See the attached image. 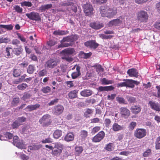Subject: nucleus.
Segmentation results:
<instances>
[{"label": "nucleus", "instance_id": "obj_1", "mask_svg": "<svg viewBox=\"0 0 160 160\" xmlns=\"http://www.w3.org/2000/svg\"><path fill=\"white\" fill-rule=\"evenodd\" d=\"M100 10L102 17H107L109 18H113L117 13V9L115 7L109 8L106 9L105 7H102Z\"/></svg>", "mask_w": 160, "mask_h": 160}, {"label": "nucleus", "instance_id": "obj_22", "mask_svg": "<svg viewBox=\"0 0 160 160\" xmlns=\"http://www.w3.org/2000/svg\"><path fill=\"white\" fill-rule=\"evenodd\" d=\"M124 128L123 125H120L118 123H114L112 126V129L115 132H118L122 130Z\"/></svg>", "mask_w": 160, "mask_h": 160}, {"label": "nucleus", "instance_id": "obj_42", "mask_svg": "<svg viewBox=\"0 0 160 160\" xmlns=\"http://www.w3.org/2000/svg\"><path fill=\"white\" fill-rule=\"evenodd\" d=\"M155 148L156 149H160V136L157 138L155 142Z\"/></svg>", "mask_w": 160, "mask_h": 160}, {"label": "nucleus", "instance_id": "obj_16", "mask_svg": "<svg viewBox=\"0 0 160 160\" xmlns=\"http://www.w3.org/2000/svg\"><path fill=\"white\" fill-rule=\"evenodd\" d=\"M75 67H76V72H73L71 74L72 77L73 79L77 78L81 75L80 71V67L79 66H75L74 67L72 68V69H73V68H75Z\"/></svg>", "mask_w": 160, "mask_h": 160}, {"label": "nucleus", "instance_id": "obj_63", "mask_svg": "<svg viewBox=\"0 0 160 160\" xmlns=\"http://www.w3.org/2000/svg\"><path fill=\"white\" fill-rule=\"evenodd\" d=\"M123 81H124L123 82H119L118 84V87H126V79H123Z\"/></svg>", "mask_w": 160, "mask_h": 160}, {"label": "nucleus", "instance_id": "obj_24", "mask_svg": "<svg viewBox=\"0 0 160 160\" xmlns=\"http://www.w3.org/2000/svg\"><path fill=\"white\" fill-rule=\"evenodd\" d=\"M131 110L133 113L137 114L140 112L141 108L139 105H134L132 107Z\"/></svg>", "mask_w": 160, "mask_h": 160}, {"label": "nucleus", "instance_id": "obj_46", "mask_svg": "<svg viewBox=\"0 0 160 160\" xmlns=\"http://www.w3.org/2000/svg\"><path fill=\"white\" fill-rule=\"evenodd\" d=\"M116 100L120 104L125 103V100L124 98L122 97H117L116 98Z\"/></svg>", "mask_w": 160, "mask_h": 160}, {"label": "nucleus", "instance_id": "obj_45", "mask_svg": "<svg viewBox=\"0 0 160 160\" xmlns=\"http://www.w3.org/2000/svg\"><path fill=\"white\" fill-rule=\"evenodd\" d=\"M113 37V36L111 35H106L103 34L100 35V37L102 39H110Z\"/></svg>", "mask_w": 160, "mask_h": 160}, {"label": "nucleus", "instance_id": "obj_61", "mask_svg": "<svg viewBox=\"0 0 160 160\" xmlns=\"http://www.w3.org/2000/svg\"><path fill=\"white\" fill-rule=\"evenodd\" d=\"M100 130V127H95L93 128L91 133L92 134H95V133L98 131Z\"/></svg>", "mask_w": 160, "mask_h": 160}, {"label": "nucleus", "instance_id": "obj_50", "mask_svg": "<svg viewBox=\"0 0 160 160\" xmlns=\"http://www.w3.org/2000/svg\"><path fill=\"white\" fill-rule=\"evenodd\" d=\"M19 99L18 98H14L12 102V105L13 106H16L19 102Z\"/></svg>", "mask_w": 160, "mask_h": 160}, {"label": "nucleus", "instance_id": "obj_54", "mask_svg": "<svg viewBox=\"0 0 160 160\" xmlns=\"http://www.w3.org/2000/svg\"><path fill=\"white\" fill-rule=\"evenodd\" d=\"M15 146L18 148L22 149L23 148L25 147L23 143L22 142H17V143H16V144Z\"/></svg>", "mask_w": 160, "mask_h": 160}, {"label": "nucleus", "instance_id": "obj_58", "mask_svg": "<svg viewBox=\"0 0 160 160\" xmlns=\"http://www.w3.org/2000/svg\"><path fill=\"white\" fill-rule=\"evenodd\" d=\"M56 44V42L54 40H50L47 42L48 45L50 47H52Z\"/></svg>", "mask_w": 160, "mask_h": 160}, {"label": "nucleus", "instance_id": "obj_13", "mask_svg": "<svg viewBox=\"0 0 160 160\" xmlns=\"http://www.w3.org/2000/svg\"><path fill=\"white\" fill-rule=\"evenodd\" d=\"M84 45L87 47L93 49H95L98 46V44L96 43L95 41L92 40H89L85 42Z\"/></svg>", "mask_w": 160, "mask_h": 160}, {"label": "nucleus", "instance_id": "obj_51", "mask_svg": "<svg viewBox=\"0 0 160 160\" xmlns=\"http://www.w3.org/2000/svg\"><path fill=\"white\" fill-rule=\"evenodd\" d=\"M113 144L112 143H110L106 145V149L108 151H111L113 149Z\"/></svg>", "mask_w": 160, "mask_h": 160}, {"label": "nucleus", "instance_id": "obj_8", "mask_svg": "<svg viewBox=\"0 0 160 160\" xmlns=\"http://www.w3.org/2000/svg\"><path fill=\"white\" fill-rule=\"evenodd\" d=\"M29 19L35 21H38L40 20V17L38 13L35 12H32L26 14Z\"/></svg>", "mask_w": 160, "mask_h": 160}, {"label": "nucleus", "instance_id": "obj_53", "mask_svg": "<svg viewBox=\"0 0 160 160\" xmlns=\"http://www.w3.org/2000/svg\"><path fill=\"white\" fill-rule=\"evenodd\" d=\"M14 8L18 13H21L22 12V8L19 6L18 5L15 6L14 7Z\"/></svg>", "mask_w": 160, "mask_h": 160}, {"label": "nucleus", "instance_id": "obj_38", "mask_svg": "<svg viewBox=\"0 0 160 160\" xmlns=\"http://www.w3.org/2000/svg\"><path fill=\"white\" fill-rule=\"evenodd\" d=\"M11 49V48L10 47H7L6 48V52L5 53V57L7 58H9L11 57V55L10 53V51Z\"/></svg>", "mask_w": 160, "mask_h": 160}, {"label": "nucleus", "instance_id": "obj_25", "mask_svg": "<svg viewBox=\"0 0 160 160\" xmlns=\"http://www.w3.org/2000/svg\"><path fill=\"white\" fill-rule=\"evenodd\" d=\"M114 88V87L112 86L104 87L100 86L98 88V90L100 92L111 91L113 90Z\"/></svg>", "mask_w": 160, "mask_h": 160}, {"label": "nucleus", "instance_id": "obj_55", "mask_svg": "<svg viewBox=\"0 0 160 160\" xmlns=\"http://www.w3.org/2000/svg\"><path fill=\"white\" fill-rule=\"evenodd\" d=\"M47 73V71L45 69H43L38 72L39 76L42 77L45 76Z\"/></svg>", "mask_w": 160, "mask_h": 160}, {"label": "nucleus", "instance_id": "obj_7", "mask_svg": "<svg viewBox=\"0 0 160 160\" xmlns=\"http://www.w3.org/2000/svg\"><path fill=\"white\" fill-rule=\"evenodd\" d=\"M66 71V66L61 64L55 69L54 73L57 75H61L64 73Z\"/></svg>", "mask_w": 160, "mask_h": 160}, {"label": "nucleus", "instance_id": "obj_29", "mask_svg": "<svg viewBox=\"0 0 160 160\" xmlns=\"http://www.w3.org/2000/svg\"><path fill=\"white\" fill-rule=\"evenodd\" d=\"M40 107V105L39 104H36L34 105H28L26 108V109H28L29 111L34 110L39 108Z\"/></svg>", "mask_w": 160, "mask_h": 160}, {"label": "nucleus", "instance_id": "obj_28", "mask_svg": "<svg viewBox=\"0 0 160 160\" xmlns=\"http://www.w3.org/2000/svg\"><path fill=\"white\" fill-rule=\"evenodd\" d=\"M74 138V134L72 132L68 133L65 136L64 140L67 142L72 141Z\"/></svg>", "mask_w": 160, "mask_h": 160}, {"label": "nucleus", "instance_id": "obj_10", "mask_svg": "<svg viewBox=\"0 0 160 160\" xmlns=\"http://www.w3.org/2000/svg\"><path fill=\"white\" fill-rule=\"evenodd\" d=\"M83 7L84 11L87 15H89L92 12L93 8L90 3L86 2V4L83 5Z\"/></svg>", "mask_w": 160, "mask_h": 160}, {"label": "nucleus", "instance_id": "obj_34", "mask_svg": "<svg viewBox=\"0 0 160 160\" xmlns=\"http://www.w3.org/2000/svg\"><path fill=\"white\" fill-rule=\"evenodd\" d=\"M61 43L58 46V48H60L62 47H68L70 46L72 43L71 42L68 43L67 42H62L61 41Z\"/></svg>", "mask_w": 160, "mask_h": 160}, {"label": "nucleus", "instance_id": "obj_4", "mask_svg": "<svg viewBox=\"0 0 160 160\" xmlns=\"http://www.w3.org/2000/svg\"><path fill=\"white\" fill-rule=\"evenodd\" d=\"M59 60L58 59H51L46 62L45 64V67L47 69H52L59 63Z\"/></svg>", "mask_w": 160, "mask_h": 160}, {"label": "nucleus", "instance_id": "obj_30", "mask_svg": "<svg viewBox=\"0 0 160 160\" xmlns=\"http://www.w3.org/2000/svg\"><path fill=\"white\" fill-rule=\"evenodd\" d=\"M83 150L82 147L76 146L75 148V154L77 155H80L83 151Z\"/></svg>", "mask_w": 160, "mask_h": 160}, {"label": "nucleus", "instance_id": "obj_15", "mask_svg": "<svg viewBox=\"0 0 160 160\" xmlns=\"http://www.w3.org/2000/svg\"><path fill=\"white\" fill-rule=\"evenodd\" d=\"M90 26L92 28L95 29H99L103 27L102 23L98 22H91L90 23Z\"/></svg>", "mask_w": 160, "mask_h": 160}, {"label": "nucleus", "instance_id": "obj_36", "mask_svg": "<svg viewBox=\"0 0 160 160\" xmlns=\"http://www.w3.org/2000/svg\"><path fill=\"white\" fill-rule=\"evenodd\" d=\"M102 84L103 85L112 84L113 83L112 80H108L105 78H104L101 80Z\"/></svg>", "mask_w": 160, "mask_h": 160}, {"label": "nucleus", "instance_id": "obj_32", "mask_svg": "<svg viewBox=\"0 0 160 160\" xmlns=\"http://www.w3.org/2000/svg\"><path fill=\"white\" fill-rule=\"evenodd\" d=\"M78 91L77 90L72 91L68 94L69 97L71 99L75 98L77 97Z\"/></svg>", "mask_w": 160, "mask_h": 160}, {"label": "nucleus", "instance_id": "obj_56", "mask_svg": "<svg viewBox=\"0 0 160 160\" xmlns=\"http://www.w3.org/2000/svg\"><path fill=\"white\" fill-rule=\"evenodd\" d=\"M20 123H19L18 121L17 120L14 122L12 125V126L13 128H17L20 125Z\"/></svg>", "mask_w": 160, "mask_h": 160}, {"label": "nucleus", "instance_id": "obj_43", "mask_svg": "<svg viewBox=\"0 0 160 160\" xmlns=\"http://www.w3.org/2000/svg\"><path fill=\"white\" fill-rule=\"evenodd\" d=\"M34 67L33 65H29L27 69V72L29 74H32L34 72Z\"/></svg>", "mask_w": 160, "mask_h": 160}, {"label": "nucleus", "instance_id": "obj_26", "mask_svg": "<svg viewBox=\"0 0 160 160\" xmlns=\"http://www.w3.org/2000/svg\"><path fill=\"white\" fill-rule=\"evenodd\" d=\"M52 6L51 4L42 5L39 7V10L42 12H44L46 10L51 8Z\"/></svg>", "mask_w": 160, "mask_h": 160}, {"label": "nucleus", "instance_id": "obj_40", "mask_svg": "<svg viewBox=\"0 0 160 160\" xmlns=\"http://www.w3.org/2000/svg\"><path fill=\"white\" fill-rule=\"evenodd\" d=\"M1 28L6 29L8 30H11L13 29V26L11 24L4 25H1Z\"/></svg>", "mask_w": 160, "mask_h": 160}, {"label": "nucleus", "instance_id": "obj_64", "mask_svg": "<svg viewBox=\"0 0 160 160\" xmlns=\"http://www.w3.org/2000/svg\"><path fill=\"white\" fill-rule=\"evenodd\" d=\"M151 154V150L148 149L146 150L143 153V155L144 157H148Z\"/></svg>", "mask_w": 160, "mask_h": 160}, {"label": "nucleus", "instance_id": "obj_2", "mask_svg": "<svg viewBox=\"0 0 160 160\" xmlns=\"http://www.w3.org/2000/svg\"><path fill=\"white\" fill-rule=\"evenodd\" d=\"M75 52V51L73 48H69L65 49L62 51V55L61 58L68 62H70L72 61L73 59L70 55L74 53Z\"/></svg>", "mask_w": 160, "mask_h": 160}, {"label": "nucleus", "instance_id": "obj_23", "mask_svg": "<svg viewBox=\"0 0 160 160\" xmlns=\"http://www.w3.org/2000/svg\"><path fill=\"white\" fill-rule=\"evenodd\" d=\"M92 93V91L89 89L84 90L80 92V95L84 97H88L91 95Z\"/></svg>", "mask_w": 160, "mask_h": 160}, {"label": "nucleus", "instance_id": "obj_52", "mask_svg": "<svg viewBox=\"0 0 160 160\" xmlns=\"http://www.w3.org/2000/svg\"><path fill=\"white\" fill-rule=\"evenodd\" d=\"M22 6H25L28 7L32 6V4L31 2L24 1L21 3Z\"/></svg>", "mask_w": 160, "mask_h": 160}, {"label": "nucleus", "instance_id": "obj_48", "mask_svg": "<svg viewBox=\"0 0 160 160\" xmlns=\"http://www.w3.org/2000/svg\"><path fill=\"white\" fill-rule=\"evenodd\" d=\"M62 5L64 6H72L73 5V3L72 2V1H67L65 2H63L62 3Z\"/></svg>", "mask_w": 160, "mask_h": 160}, {"label": "nucleus", "instance_id": "obj_33", "mask_svg": "<svg viewBox=\"0 0 160 160\" xmlns=\"http://www.w3.org/2000/svg\"><path fill=\"white\" fill-rule=\"evenodd\" d=\"M62 134V132L61 130H57L54 132L53 136L54 138L58 139L61 136Z\"/></svg>", "mask_w": 160, "mask_h": 160}, {"label": "nucleus", "instance_id": "obj_21", "mask_svg": "<svg viewBox=\"0 0 160 160\" xmlns=\"http://www.w3.org/2000/svg\"><path fill=\"white\" fill-rule=\"evenodd\" d=\"M22 73V71L19 67H15L13 70V75L14 77H17L20 76Z\"/></svg>", "mask_w": 160, "mask_h": 160}, {"label": "nucleus", "instance_id": "obj_18", "mask_svg": "<svg viewBox=\"0 0 160 160\" xmlns=\"http://www.w3.org/2000/svg\"><path fill=\"white\" fill-rule=\"evenodd\" d=\"M149 103L152 109L157 111H160V105L159 103L152 101H150Z\"/></svg>", "mask_w": 160, "mask_h": 160}, {"label": "nucleus", "instance_id": "obj_35", "mask_svg": "<svg viewBox=\"0 0 160 160\" xmlns=\"http://www.w3.org/2000/svg\"><path fill=\"white\" fill-rule=\"evenodd\" d=\"M88 136V132L85 130H82L80 132V137L82 140H84Z\"/></svg>", "mask_w": 160, "mask_h": 160}, {"label": "nucleus", "instance_id": "obj_17", "mask_svg": "<svg viewBox=\"0 0 160 160\" xmlns=\"http://www.w3.org/2000/svg\"><path fill=\"white\" fill-rule=\"evenodd\" d=\"M127 73L129 76L131 77H137L138 76V72L134 68L129 69L127 71Z\"/></svg>", "mask_w": 160, "mask_h": 160}, {"label": "nucleus", "instance_id": "obj_41", "mask_svg": "<svg viewBox=\"0 0 160 160\" xmlns=\"http://www.w3.org/2000/svg\"><path fill=\"white\" fill-rule=\"evenodd\" d=\"M13 45L15 46L16 47H19V45L20 44V42L18 39H13L11 43Z\"/></svg>", "mask_w": 160, "mask_h": 160}, {"label": "nucleus", "instance_id": "obj_60", "mask_svg": "<svg viewBox=\"0 0 160 160\" xmlns=\"http://www.w3.org/2000/svg\"><path fill=\"white\" fill-rule=\"evenodd\" d=\"M26 75H23L20 78H19L17 80V81L15 83L16 84H18V83H20L23 80L25 79Z\"/></svg>", "mask_w": 160, "mask_h": 160}, {"label": "nucleus", "instance_id": "obj_39", "mask_svg": "<svg viewBox=\"0 0 160 160\" xmlns=\"http://www.w3.org/2000/svg\"><path fill=\"white\" fill-rule=\"evenodd\" d=\"M53 33L55 35H62L66 34L65 31L60 30L54 31Z\"/></svg>", "mask_w": 160, "mask_h": 160}, {"label": "nucleus", "instance_id": "obj_62", "mask_svg": "<svg viewBox=\"0 0 160 160\" xmlns=\"http://www.w3.org/2000/svg\"><path fill=\"white\" fill-rule=\"evenodd\" d=\"M92 112L93 111L92 109H87L86 111L84 113V115L86 117H88L89 116H88V114H90L92 113Z\"/></svg>", "mask_w": 160, "mask_h": 160}, {"label": "nucleus", "instance_id": "obj_12", "mask_svg": "<svg viewBox=\"0 0 160 160\" xmlns=\"http://www.w3.org/2000/svg\"><path fill=\"white\" fill-rule=\"evenodd\" d=\"M64 109V108L62 106L58 105L54 106L53 111L55 114L59 115L62 113Z\"/></svg>", "mask_w": 160, "mask_h": 160}, {"label": "nucleus", "instance_id": "obj_37", "mask_svg": "<svg viewBox=\"0 0 160 160\" xmlns=\"http://www.w3.org/2000/svg\"><path fill=\"white\" fill-rule=\"evenodd\" d=\"M51 88L49 86L43 87L41 89V91L44 93H49L51 91Z\"/></svg>", "mask_w": 160, "mask_h": 160}, {"label": "nucleus", "instance_id": "obj_47", "mask_svg": "<svg viewBox=\"0 0 160 160\" xmlns=\"http://www.w3.org/2000/svg\"><path fill=\"white\" fill-rule=\"evenodd\" d=\"M137 125V123L134 122H131L129 126V129L130 130H133Z\"/></svg>", "mask_w": 160, "mask_h": 160}, {"label": "nucleus", "instance_id": "obj_27", "mask_svg": "<svg viewBox=\"0 0 160 160\" xmlns=\"http://www.w3.org/2000/svg\"><path fill=\"white\" fill-rule=\"evenodd\" d=\"M92 54L91 52L85 53L81 51L79 53V56L81 58L87 59L89 58L91 56Z\"/></svg>", "mask_w": 160, "mask_h": 160}, {"label": "nucleus", "instance_id": "obj_9", "mask_svg": "<svg viewBox=\"0 0 160 160\" xmlns=\"http://www.w3.org/2000/svg\"><path fill=\"white\" fill-rule=\"evenodd\" d=\"M63 149V145L61 143L56 144L54 148H53L52 154L54 155H59L61 153Z\"/></svg>", "mask_w": 160, "mask_h": 160}, {"label": "nucleus", "instance_id": "obj_5", "mask_svg": "<svg viewBox=\"0 0 160 160\" xmlns=\"http://www.w3.org/2000/svg\"><path fill=\"white\" fill-rule=\"evenodd\" d=\"M146 130L143 128H137L134 131V135L137 138L141 139L146 135Z\"/></svg>", "mask_w": 160, "mask_h": 160}, {"label": "nucleus", "instance_id": "obj_44", "mask_svg": "<svg viewBox=\"0 0 160 160\" xmlns=\"http://www.w3.org/2000/svg\"><path fill=\"white\" fill-rule=\"evenodd\" d=\"M28 87V85L25 83H22L21 84L19 85L17 88L19 90H23Z\"/></svg>", "mask_w": 160, "mask_h": 160}, {"label": "nucleus", "instance_id": "obj_20", "mask_svg": "<svg viewBox=\"0 0 160 160\" xmlns=\"http://www.w3.org/2000/svg\"><path fill=\"white\" fill-rule=\"evenodd\" d=\"M122 21L119 19H113L110 21L108 25L110 27L119 25L121 23Z\"/></svg>", "mask_w": 160, "mask_h": 160}, {"label": "nucleus", "instance_id": "obj_19", "mask_svg": "<svg viewBox=\"0 0 160 160\" xmlns=\"http://www.w3.org/2000/svg\"><path fill=\"white\" fill-rule=\"evenodd\" d=\"M120 113L124 116H128L130 115L129 110L126 108L121 107L119 109Z\"/></svg>", "mask_w": 160, "mask_h": 160}, {"label": "nucleus", "instance_id": "obj_57", "mask_svg": "<svg viewBox=\"0 0 160 160\" xmlns=\"http://www.w3.org/2000/svg\"><path fill=\"white\" fill-rule=\"evenodd\" d=\"M26 118L24 117H21L18 118L17 120L18 121L20 124L21 125L22 123L25 122Z\"/></svg>", "mask_w": 160, "mask_h": 160}, {"label": "nucleus", "instance_id": "obj_3", "mask_svg": "<svg viewBox=\"0 0 160 160\" xmlns=\"http://www.w3.org/2000/svg\"><path fill=\"white\" fill-rule=\"evenodd\" d=\"M39 122L42 126L43 127L48 126L50 125L52 122L50 116L48 114L43 115L40 119Z\"/></svg>", "mask_w": 160, "mask_h": 160}, {"label": "nucleus", "instance_id": "obj_11", "mask_svg": "<svg viewBox=\"0 0 160 160\" xmlns=\"http://www.w3.org/2000/svg\"><path fill=\"white\" fill-rule=\"evenodd\" d=\"M105 133L103 131H101L95 135L92 139L94 142H98L102 139L105 137Z\"/></svg>", "mask_w": 160, "mask_h": 160}, {"label": "nucleus", "instance_id": "obj_59", "mask_svg": "<svg viewBox=\"0 0 160 160\" xmlns=\"http://www.w3.org/2000/svg\"><path fill=\"white\" fill-rule=\"evenodd\" d=\"M116 96L115 94H111V95H108L107 96V99L108 100H113Z\"/></svg>", "mask_w": 160, "mask_h": 160}, {"label": "nucleus", "instance_id": "obj_14", "mask_svg": "<svg viewBox=\"0 0 160 160\" xmlns=\"http://www.w3.org/2000/svg\"><path fill=\"white\" fill-rule=\"evenodd\" d=\"M126 87L133 88L134 87V84L138 85L139 82L132 79H126Z\"/></svg>", "mask_w": 160, "mask_h": 160}, {"label": "nucleus", "instance_id": "obj_49", "mask_svg": "<svg viewBox=\"0 0 160 160\" xmlns=\"http://www.w3.org/2000/svg\"><path fill=\"white\" fill-rule=\"evenodd\" d=\"M96 67V71L99 73L100 72H103L104 69L100 65H96L95 66Z\"/></svg>", "mask_w": 160, "mask_h": 160}, {"label": "nucleus", "instance_id": "obj_6", "mask_svg": "<svg viewBox=\"0 0 160 160\" xmlns=\"http://www.w3.org/2000/svg\"><path fill=\"white\" fill-rule=\"evenodd\" d=\"M137 16L138 19L141 22H146L148 17L147 12L144 11L139 12Z\"/></svg>", "mask_w": 160, "mask_h": 160}, {"label": "nucleus", "instance_id": "obj_31", "mask_svg": "<svg viewBox=\"0 0 160 160\" xmlns=\"http://www.w3.org/2000/svg\"><path fill=\"white\" fill-rule=\"evenodd\" d=\"M22 46H20L19 48H14L13 50V51L15 54L18 56L22 53Z\"/></svg>", "mask_w": 160, "mask_h": 160}]
</instances>
